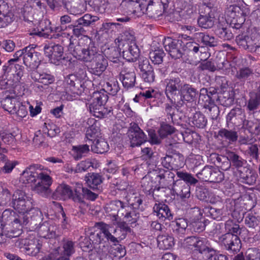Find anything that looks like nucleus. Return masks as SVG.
<instances>
[{
  "mask_svg": "<svg viewBox=\"0 0 260 260\" xmlns=\"http://www.w3.org/2000/svg\"><path fill=\"white\" fill-rule=\"evenodd\" d=\"M34 200L31 195L27 194L21 190H16L11 197L10 205L20 213L17 214L15 212L10 210H6L2 214V218L7 224H16V228L24 224V213H27L32 209L34 205Z\"/></svg>",
  "mask_w": 260,
  "mask_h": 260,
  "instance_id": "f257e3e1",
  "label": "nucleus"
},
{
  "mask_svg": "<svg viewBox=\"0 0 260 260\" xmlns=\"http://www.w3.org/2000/svg\"><path fill=\"white\" fill-rule=\"evenodd\" d=\"M50 173V170H43L40 165H32L23 172L22 177L28 183L35 182L34 190L41 196L48 198L51 194L50 186L52 182Z\"/></svg>",
  "mask_w": 260,
  "mask_h": 260,
  "instance_id": "f03ea898",
  "label": "nucleus"
},
{
  "mask_svg": "<svg viewBox=\"0 0 260 260\" xmlns=\"http://www.w3.org/2000/svg\"><path fill=\"white\" fill-rule=\"evenodd\" d=\"M125 206H124V208ZM126 211V209L123 210ZM113 216L112 221L113 224L117 225L118 228L116 229L114 233L116 237H115L109 232L110 226L103 222H98L95 224V227L100 230L105 235V237L108 241L112 243H117L118 242V239L122 240L125 238L126 232L129 230L127 224H132L136 222L137 218L136 215L133 217L134 214L130 212H126L125 215L124 214L116 215L115 213H112Z\"/></svg>",
  "mask_w": 260,
  "mask_h": 260,
  "instance_id": "7ed1b4c3",
  "label": "nucleus"
},
{
  "mask_svg": "<svg viewBox=\"0 0 260 260\" xmlns=\"http://www.w3.org/2000/svg\"><path fill=\"white\" fill-rule=\"evenodd\" d=\"M232 4L226 11L227 21L233 27L238 28L244 23L246 17L250 13L248 6L243 0H230Z\"/></svg>",
  "mask_w": 260,
  "mask_h": 260,
  "instance_id": "20e7f679",
  "label": "nucleus"
},
{
  "mask_svg": "<svg viewBox=\"0 0 260 260\" xmlns=\"http://www.w3.org/2000/svg\"><path fill=\"white\" fill-rule=\"evenodd\" d=\"M119 54L128 61H135L139 56V49L136 45L134 37L128 32H125L115 40Z\"/></svg>",
  "mask_w": 260,
  "mask_h": 260,
  "instance_id": "39448f33",
  "label": "nucleus"
},
{
  "mask_svg": "<svg viewBox=\"0 0 260 260\" xmlns=\"http://www.w3.org/2000/svg\"><path fill=\"white\" fill-rule=\"evenodd\" d=\"M108 100V96L104 91L93 92L91 99L88 104L90 112L95 117L103 118L111 111V108L105 107Z\"/></svg>",
  "mask_w": 260,
  "mask_h": 260,
  "instance_id": "423d86ee",
  "label": "nucleus"
},
{
  "mask_svg": "<svg viewBox=\"0 0 260 260\" xmlns=\"http://www.w3.org/2000/svg\"><path fill=\"white\" fill-rule=\"evenodd\" d=\"M183 246L194 258L201 259L202 254L209 251V245L204 238L188 237L184 240Z\"/></svg>",
  "mask_w": 260,
  "mask_h": 260,
  "instance_id": "0eeeda50",
  "label": "nucleus"
},
{
  "mask_svg": "<svg viewBox=\"0 0 260 260\" xmlns=\"http://www.w3.org/2000/svg\"><path fill=\"white\" fill-rule=\"evenodd\" d=\"M82 60L87 62H90L86 66L91 73L96 75H101L108 66L107 60L102 54L91 55L88 51L82 52Z\"/></svg>",
  "mask_w": 260,
  "mask_h": 260,
  "instance_id": "6e6552de",
  "label": "nucleus"
},
{
  "mask_svg": "<svg viewBox=\"0 0 260 260\" xmlns=\"http://www.w3.org/2000/svg\"><path fill=\"white\" fill-rule=\"evenodd\" d=\"M77 185L80 186L79 183H77ZM80 188V186H77L74 189V193H73L69 185L61 184L59 185L54 192L52 193H51L50 195H52V199L55 200L62 199L65 200L72 198L74 202L80 203H81V199Z\"/></svg>",
  "mask_w": 260,
  "mask_h": 260,
  "instance_id": "1a4fd4ad",
  "label": "nucleus"
},
{
  "mask_svg": "<svg viewBox=\"0 0 260 260\" xmlns=\"http://www.w3.org/2000/svg\"><path fill=\"white\" fill-rule=\"evenodd\" d=\"M142 185L148 191L159 190L166 186L165 180L163 175H157L154 172H151L143 178Z\"/></svg>",
  "mask_w": 260,
  "mask_h": 260,
  "instance_id": "9d476101",
  "label": "nucleus"
},
{
  "mask_svg": "<svg viewBox=\"0 0 260 260\" xmlns=\"http://www.w3.org/2000/svg\"><path fill=\"white\" fill-rule=\"evenodd\" d=\"M180 80L179 78L169 80L167 82L166 88V94L167 97L169 99H170L171 97L173 98V95L179 94L181 98L183 96V98L185 99L184 90H187V92L189 93L190 92H195L194 89L189 88L187 85H184L180 90Z\"/></svg>",
  "mask_w": 260,
  "mask_h": 260,
  "instance_id": "9b49d317",
  "label": "nucleus"
},
{
  "mask_svg": "<svg viewBox=\"0 0 260 260\" xmlns=\"http://www.w3.org/2000/svg\"><path fill=\"white\" fill-rule=\"evenodd\" d=\"M34 45L25 47V53L23 57L24 64L30 70H36L38 68L41 61V54L35 51Z\"/></svg>",
  "mask_w": 260,
  "mask_h": 260,
  "instance_id": "f8f14e48",
  "label": "nucleus"
},
{
  "mask_svg": "<svg viewBox=\"0 0 260 260\" xmlns=\"http://www.w3.org/2000/svg\"><path fill=\"white\" fill-rule=\"evenodd\" d=\"M219 242L225 246L228 250L236 252L241 247V241L238 236L231 233H226L219 239Z\"/></svg>",
  "mask_w": 260,
  "mask_h": 260,
  "instance_id": "ddd939ff",
  "label": "nucleus"
},
{
  "mask_svg": "<svg viewBox=\"0 0 260 260\" xmlns=\"http://www.w3.org/2000/svg\"><path fill=\"white\" fill-rule=\"evenodd\" d=\"M11 8L4 0H0V28L5 27L14 20Z\"/></svg>",
  "mask_w": 260,
  "mask_h": 260,
  "instance_id": "4468645a",
  "label": "nucleus"
},
{
  "mask_svg": "<svg viewBox=\"0 0 260 260\" xmlns=\"http://www.w3.org/2000/svg\"><path fill=\"white\" fill-rule=\"evenodd\" d=\"M44 51L45 54L48 56L51 61L54 60V63H56V61H59L63 58V48L59 45H46L44 46Z\"/></svg>",
  "mask_w": 260,
  "mask_h": 260,
  "instance_id": "2eb2a0df",
  "label": "nucleus"
},
{
  "mask_svg": "<svg viewBox=\"0 0 260 260\" xmlns=\"http://www.w3.org/2000/svg\"><path fill=\"white\" fill-rule=\"evenodd\" d=\"M51 22L47 19L41 20L38 26L29 30V35L40 37L48 38L52 32V29L50 26Z\"/></svg>",
  "mask_w": 260,
  "mask_h": 260,
  "instance_id": "dca6fc26",
  "label": "nucleus"
},
{
  "mask_svg": "<svg viewBox=\"0 0 260 260\" xmlns=\"http://www.w3.org/2000/svg\"><path fill=\"white\" fill-rule=\"evenodd\" d=\"M128 136L133 147L139 146L146 140V135L137 125L129 129Z\"/></svg>",
  "mask_w": 260,
  "mask_h": 260,
  "instance_id": "f3484780",
  "label": "nucleus"
},
{
  "mask_svg": "<svg viewBox=\"0 0 260 260\" xmlns=\"http://www.w3.org/2000/svg\"><path fill=\"white\" fill-rule=\"evenodd\" d=\"M162 163L168 169L171 168L177 169L184 166L185 159L182 155L177 154L172 157L170 156L165 157Z\"/></svg>",
  "mask_w": 260,
  "mask_h": 260,
  "instance_id": "a211bd4d",
  "label": "nucleus"
},
{
  "mask_svg": "<svg viewBox=\"0 0 260 260\" xmlns=\"http://www.w3.org/2000/svg\"><path fill=\"white\" fill-rule=\"evenodd\" d=\"M141 75L144 81L148 83L153 82L154 75L152 67L149 64L147 59H143L139 63Z\"/></svg>",
  "mask_w": 260,
  "mask_h": 260,
  "instance_id": "6ab92c4d",
  "label": "nucleus"
},
{
  "mask_svg": "<svg viewBox=\"0 0 260 260\" xmlns=\"http://www.w3.org/2000/svg\"><path fill=\"white\" fill-rule=\"evenodd\" d=\"M153 212L156 216L162 220L165 219L170 220L173 219V215L168 206L162 203L155 204L153 207Z\"/></svg>",
  "mask_w": 260,
  "mask_h": 260,
  "instance_id": "aec40b11",
  "label": "nucleus"
},
{
  "mask_svg": "<svg viewBox=\"0 0 260 260\" xmlns=\"http://www.w3.org/2000/svg\"><path fill=\"white\" fill-rule=\"evenodd\" d=\"M1 106L9 113L14 114L16 112L17 106L20 105V102L14 97L7 96L1 101Z\"/></svg>",
  "mask_w": 260,
  "mask_h": 260,
  "instance_id": "412c9836",
  "label": "nucleus"
},
{
  "mask_svg": "<svg viewBox=\"0 0 260 260\" xmlns=\"http://www.w3.org/2000/svg\"><path fill=\"white\" fill-rule=\"evenodd\" d=\"M157 241L158 247L163 250L170 249L175 245L174 238L168 234L158 235Z\"/></svg>",
  "mask_w": 260,
  "mask_h": 260,
  "instance_id": "4be33fe9",
  "label": "nucleus"
},
{
  "mask_svg": "<svg viewBox=\"0 0 260 260\" xmlns=\"http://www.w3.org/2000/svg\"><path fill=\"white\" fill-rule=\"evenodd\" d=\"M56 228L48 223H44L41 225L38 229V234L40 237L46 239H50L56 235Z\"/></svg>",
  "mask_w": 260,
  "mask_h": 260,
  "instance_id": "5701e85b",
  "label": "nucleus"
},
{
  "mask_svg": "<svg viewBox=\"0 0 260 260\" xmlns=\"http://www.w3.org/2000/svg\"><path fill=\"white\" fill-rule=\"evenodd\" d=\"M91 150L97 153H104L109 149V145L102 137H100L92 141L91 146Z\"/></svg>",
  "mask_w": 260,
  "mask_h": 260,
  "instance_id": "b1692460",
  "label": "nucleus"
},
{
  "mask_svg": "<svg viewBox=\"0 0 260 260\" xmlns=\"http://www.w3.org/2000/svg\"><path fill=\"white\" fill-rule=\"evenodd\" d=\"M41 247V245L38 241L28 240L24 247V252L28 255L36 256L40 252Z\"/></svg>",
  "mask_w": 260,
  "mask_h": 260,
  "instance_id": "393cba45",
  "label": "nucleus"
},
{
  "mask_svg": "<svg viewBox=\"0 0 260 260\" xmlns=\"http://www.w3.org/2000/svg\"><path fill=\"white\" fill-rule=\"evenodd\" d=\"M90 121L91 123L93 122V124L89 127L87 131V138L90 136V138L89 139L92 140L100 138V128L99 122L93 119H91Z\"/></svg>",
  "mask_w": 260,
  "mask_h": 260,
  "instance_id": "a878e982",
  "label": "nucleus"
},
{
  "mask_svg": "<svg viewBox=\"0 0 260 260\" xmlns=\"http://www.w3.org/2000/svg\"><path fill=\"white\" fill-rule=\"evenodd\" d=\"M214 23V16L212 13L209 14V16H201L198 19V24L200 26L208 28L211 27Z\"/></svg>",
  "mask_w": 260,
  "mask_h": 260,
  "instance_id": "bb28decb",
  "label": "nucleus"
},
{
  "mask_svg": "<svg viewBox=\"0 0 260 260\" xmlns=\"http://www.w3.org/2000/svg\"><path fill=\"white\" fill-rule=\"evenodd\" d=\"M161 93L157 89L149 87L143 89L139 93V96L145 99H157L160 96Z\"/></svg>",
  "mask_w": 260,
  "mask_h": 260,
  "instance_id": "cd10ccee",
  "label": "nucleus"
},
{
  "mask_svg": "<svg viewBox=\"0 0 260 260\" xmlns=\"http://www.w3.org/2000/svg\"><path fill=\"white\" fill-rule=\"evenodd\" d=\"M87 185L92 188H95L102 182L101 176L97 174L89 173L85 177Z\"/></svg>",
  "mask_w": 260,
  "mask_h": 260,
  "instance_id": "c85d7f7f",
  "label": "nucleus"
},
{
  "mask_svg": "<svg viewBox=\"0 0 260 260\" xmlns=\"http://www.w3.org/2000/svg\"><path fill=\"white\" fill-rule=\"evenodd\" d=\"M42 129L44 133H47L50 137H54L60 132V128L51 122H45Z\"/></svg>",
  "mask_w": 260,
  "mask_h": 260,
  "instance_id": "c756f323",
  "label": "nucleus"
},
{
  "mask_svg": "<svg viewBox=\"0 0 260 260\" xmlns=\"http://www.w3.org/2000/svg\"><path fill=\"white\" fill-rule=\"evenodd\" d=\"M80 39H74L70 44V50L74 57L80 60L81 57V46L79 43Z\"/></svg>",
  "mask_w": 260,
  "mask_h": 260,
  "instance_id": "7c9ffc66",
  "label": "nucleus"
},
{
  "mask_svg": "<svg viewBox=\"0 0 260 260\" xmlns=\"http://www.w3.org/2000/svg\"><path fill=\"white\" fill-rule=\"evenodd\" d=\"M121 75L122 84L124 87L128 88L134 85L136 76L134 72H129Z\"/></svg>",
  "mask_w": 260,
  "mask_h": 260,
  "instance_id": "2f4dec72",
  "label": "nucleus"
},
{
  "mask_svg": "<svg viewBox=\"0 0 260 260\" xmlns=\"http://www.w3.org/2000/svg\"><path fill=\"white\" fill-rule=\"evenodd\" d=\"M14 70H15L13 79L14 83L12 84V86L15 87L20 82L21 78L23 75V67L17 64H15Z\"/></svg>",
  "mask_w": 260,
  "mask_h": 260,
  "instance_id": "473e14b6",
  "label": "nucleus"
},
{
  "mask_svg": "<svg viewBox=\"0 0 260 260\" xmlns=\"http://www.w3.org/2000/svg\"><path fill=\"white\" fill-rule=\"evenodd\" d=\"M174 230L177 231L179 233L183 234L188 226V223L186 220L184 218H180L177 219L175 222Z\"/></svg>",
  "mask_w": 260,
  "mask_h": 260,
  "instance_id": "72a5a7b5",
  "label": "nucleus"
},
{
  "mask_svg": "<svg viewBox=\"0 0 260 260\" xmlns=\"http://www.w3.org/2000/svg\"><path fill=\"white\" fill-rule=\"evenodd\" d=\"M198 212L197 215L199 217L196 219H192L190 224L193 227L194 230L196 232H200L204 230L205 225L202 220V217L200 212H199V211H198Z\"/></svg>",
  "mask_w": 260,
  "mask_h": 260,
  "instance_id": "f704fd0d",
  "label": "nucleus"
},
{
  "mask_svg": "<svg viewBox=\"0 0 260 260\" xmlns=\"http://www.w3.org/2000/svg\"><path fill=\"white\" fill-rule=\"evenodd\" d=\"M107 212H109V209L117 211L119 214H123L124 205L120 201H115L111 202L107 207H106Z\"/></svg>",
  "mask_w": 260,
  "mask_h": 260,
  "instance_id": "c9c22d12",
  "label": "nucleus"
},
{
  "mask_svg": "<svg viewBox=\"0 0 260 260\" xmlns=\"http://www.w3.org/2000/svg\"><path fill=\"white\" fill-rule=\"evenodd\" d=\"M164 53L162 50H158L150 53V58L155 64H159L162 61Z\"/></svg>",
  "mask_w": 260,
  "mask_h": 260,
  "instance_id": "e433bc0d",
  "label": "nucleus"
},
{
  "mask_svg": "<svg viewBox=\"0 0 260 260\" xmlns=\"http://www.w3.org/2000/svg\"><path fill=\"white\" fill-rule=\"evenodd\" d=\"M174 131L173 126L166 123H162L158 133L161 138H164L174 133Z\"/></svg>",
  "mask_w": 260,
  "mask_h": 260,
  "instance_id": "4c0bfd02",
  "label": "nucleus"
},
{
  "mask_svg": "<svg viewBox=\"0 0 260 260\" xmlns=\"http://www.w3.org/2000/svg\"><path fill=\"white\" fill-rule=\"evenodd\" d=\"M177 176L181 179L184 181L186 183L190 184H194L197 183V180L195 179L191 174L183 172H178Z\"/></svg>",
  "mask_w": 260,
  "mask_h": 260,
  "instance_id": "58836bf2",
  "label": "nucleus"
},
{
  "mask_svg": "<svg viewBox=\"0 0 260 260\" xmlns=\"http://www.w3.org/2000/svg\"><path fill=\"white\" fill-rule=\"evenodd\" d=\"M18 233L16 235L14 234L13 235H10L9 237L15 238V239L13 240V242L14 243L15 246L16 247H19L20 248H24V247L26 246L27 244L28 240L26 239L17 238V236H18L19 234L21 233L19 230L18 231Z\"/></svg>",
  "mask_w": 260,
  "mask_h": 260,
  "instance_id": "ea45409f",
  "label": "nucleus"
},
{
  "mask_svg": "<svg viewBox=\"0 0 260 260\" xmlns=\"http://www.w3.org/2000/svg\"><path fill=\"white\" fill-rule=\"evenodd\" d=\"M247 260H260V251L256 248H249L246 252Z\"/></svg>",
  "mask_w": 260,
  "mask_h": 260,
  "instance_id": "a19ab883",
  "label": "nucleus"
},
{
  "mask_svg": "<svg viewBox=\"0 0 260 260\" xmlns=\"http://www.w3.org/2000/svg\"><path fill=\"white\" fill-rule=\"evenodd\" d=\"M219 135L224 137L230 141H235L237 139V135L236 132L228 131L226 129H221L219 132Z\"/></svg>",
  "mask_w": 260,
  "mask_h": 260,
  "instance_id": "79ce46f5",
  "label": "nucleus"
},
{
  "mask_svg": "<svg viewBox=\"0 0 260 260\" xmlns=\"http://www.w3.org/2000/svg\"><path fill=\"white\" fill-rule=\"evenodd\" d=\"M207 121L203 115L196 113L193 116V123L198 127H203L205 126Z\"/></svg>",
  "mask_w": 260,
  "mask_h": 260,
  "instance_id": "37998d69",
  "label": "nucleus"
},
{
  "mask_svg": "<svg viewBox=\"0 0 260 260\" xmlns=\"http://www.w3.org/2000/svg\"><path fill=\"white\" fill-rule=\"evenodd\" d=\"M199 36L205 45L209 46H215L217 45L216 40L214 37L203 34H200Z\"/></svg>",
  "mask_w": 260,
  "mask_h": 260,
  "instance_id": "c03bdc74",
  "label": "nucleus"
},
{
  "mask_svg": "<svg viewBox=\"0 0 260 260\" xmlns=\"http://www.w3.org/2000/svg\"><path fill=\"white\" fill-rule=\"evenodd\" d=\"M2 191L0 193V205L6 204L8 201L11 202V194L8 189L1 188Z\"/></svg>",
  "mask_w": 260,
  "mask_h": 260,
  "instance_id": "a18cd8bd",
  "label": "nucleus"
},
{
  "mask_svg": "<svg viewBox=\"0 0 260 260\" xmlns=\"http://www.w3.org/2000/svg\"><path fill=\"white\" fill-rule=\"evenodd\" d=\"M104 90L111 94H115L118 90V86L115 82H107L104 85Z\"/></svg>",
  "mask_w": 260,
  "mask_h": 260,
  "instance_id": "49530a36",
  "label": "nucleus"
},
{
  "mask_svg": "<svg viewBox=\"0 0 260 260\" xmlns=\"http://www.w3.org/2000/svg\"><path fill=\"white\" fill-rule=\"evenodd\" d=\"M17 162L16 161L7 160L5 162V165L1 169V171L5 174L11 173L15 167Z\"/></svg>",
  "mask_w": 260,
  "mask_h": 260,
  "instance_id": "de8ad7c7",
  "label": "nucleus"
},
{
  "mask_svg": "<svg viewBox=\"0 0 260 260\" xmlns=\"http://www.w3.org/2000/svg\"><path fill=\"white\" fill-rule=\"evenodd\" d=\"M226 157L229 161H232L233 163L237 167H240L243 165V161L240 159L238 155L233 152H227Z\"/></svg>",
  "mask_w": 260,
  "mask_h": 260,
  "instance_id": "09e8293b",
  "label": "nucleus"
},
{
  "mask_svg": "<svg viewBox=\"0 0 260 260\" xmlns=\"http://www.w3.org/2000/svg\"><path fill=\"white\" fill-rule=\"evenodd\" d=\"M245 222L249 227L254 228L258 224L259 220L255 216L248 214L245 218Z\"/></svg>",
  "mask_w": 260,
  "mask_h": 260,
  "instance_id": "8fccbe9b",
  "label": "nucleus"
},
{
  "mask_svg": "<svg viewBox=\"0 0 260 260\" xmlns=\"http://www.w3.org/2000/svg\"><path fill=\"white\" fill-rule=\"evenodd\" d=\"M73 243L72 241H68L63 244L64 253L62 256L68 257L74 252Z\"/></svg>",
  "mask_w": 260,
  "mask_h": 260,
  "instance_id": "3c124183",
  "label": "nucleus"
},
{
  "mask_svg": "<svg viewBox=\"0 0 260 260\" xmlns=\"http://www.w3.org/2000/svg\"><path fill=\"white\" fill-rule=\"evenodd\" d=\"M80 0H64V3L66 8L73 12H75L74 9L80 6Z\"/></svg>",
  "mask_w": 260,
  "mask_h": 260,
  "instance_id": "603ef678",
  "label": "nucleus"
},
{
  "mask_svg": "<svg viewBox=\"0 0 260 260\" xmlns=\"http://www.w3.org/2000/svg\"><path fill=\"white\" fill-rule=\"evenodd\" d=\"M54 81L53 76L47 73H42L40 83H42L45 86L48 87L49 84L52 83Z\"/></svg>",
  "mask_w": 260,
  "mask_h": 260,
  "instance_id": "864d4df0",
  "label": "nucleus"
},
{
  "mask_svg": "<svg viewBox=\"0 0 260 260\" xmlns=\"http://www.w3.org/2000/svg\"><path fill=\"white\" fill-rule=\"evenodd\" d=\"M0 137L4 143L7 144L12 143L14 140V137L11 133L0 132Z\"/></svg>",
  "mask_w": 260,
  "mask_h": 260,
  "instance_id": "5fc2aeb1",
  "label": "nucleus"
},
{
  "mask_svg": "<svg viewBox=\"0 0 260 260\" xmlns=\"http://www.w3.org/2000/svg\"><path fill=\"white\" fill-rule=\"evenodd\" d=\"M99 18L95 16H92L90 14H85L82 17V24L84 25H90L91 23L97 21Z\"/></svg>",
  "mask_w": 260,
  "mask_h": 260,
  "instance_id": "6e6d98bb",
  "label": "nucleus"
},
{
  "mask_svg": "<svg viewBox=\"0 0 260 260\" xmlns=\"http://www.w3.org/2000/svg\"><path fill=\"white\" fill-rule=\"evenodd\" d=\"M14 114H16L20 118L25 117L27 114V110L26 106L20 103V106H17L16 112Z\"/></svg>",
  "mask_w": 260,
  "mask_h": 260,
  "instance_id": "4d7b16f0",
  "label": "nucleus"
},
{
  "mask_svg": "<svg viewBox=\"0 0 260 260\" xmlns=\"http://www.w3.org/2000/svg\"><path fill=\"white\" fill-rule=\"evenodd\" d=\"M260 104V94L257 95L255 99H251L249 102L248 107L250 110L256 109Z\"/></svg>",
  "mask_w": 260,
  "mask_h": 260,
  "instance_id": "13d9d810",
  "label": "nucleus"
},
{
  "mask_svg": "<svg viewBox=\"0 0 260 260\" xmlns=\"http://www.w3.org/2000/svg\"><path fill=\"white\" fill-rule=\"evenodd\" d=\"M210 177L212 181L219 182L223 179L224 176L221 172L217 171L211 173Z\"/></svg>",
  "mask_w": 260,
  "mask_h": 260,
  "instance_id": "bf43d9fd",
  "label": "nucleus"
},
{
  "mask_svg": "<svg viewBox=\"0 0 260 260\" xmlns=\"http://www.w3.org/2000/svg\"><path fill=\"white\" fill-rule=\"evenodd\" d=\"M15 45L13 41L8 40L4 41L3 48L8 52H12L15 48Z\"/></svg>",
  "mask_w": 260,
  "mask_h": 260,
  "instance_id": "052dcab7",
  "label": "nucleus"
},
{
  "mask_svg": "<svg viewBox=\"0 0 260 260\" xmlns=\"http://www.w3.org/2000/svg\"><path fill=\"white\" fill-rule=\"evenodd\" d=\"M150 137V142L152 144H156L160 143V139L156 136L155 131L152 129L148 131Z\"/></svg>",
  "mask_w": 260,
  "mask_h": 260,
  "instance_id": "680f3d73",
  "label": "nucleus"
},
{
  "mask_svg": "<svg viewBox=\"0 0 260 260\" xmlns=\"http://www.w3.org/2000/svg\"><path fill=\"white\" fill-rule=\"evenodd\" d=\"M45 141V137L40 131L38 132L34 138L33 142L36 145H41Z\"/></svg>",
  "mask_w": 260,
  "mask_h": 260,
  "instance_id": "e2e57ef3",
  "label": "nucleus"
},
{
  "mask_svg": "<svg viewBox=\"0 0 260 260\" xmlns=\"http://www.w3.org/2000/svg\"><path fill=\"white\" fill-rule=\"evenodd\" d=\"M72 155L75 160H78L81 158V146H73L72 149Z\"/></svg>",
  "mask_w": 260,
  "mask_h": 260,
  "instance_id": "0e129e2a",
  "label": "nucleus"
},
{
  "mask_svg": "<svg viewBox=\"0 0 260 260\" xmlns=\"http://www.w3.org/2000/svg\"><path fill=\"white\" fill-rule=\"evenodd\" d=\"M17 61V59H11L9 60L7 63L3 66V70L5 73L7 72H9L12 68H14L13 67L12 63L14 62Z\"/></svg>",
  "mask_w": 260,
  "mask_h": 260,
  "instance_id": "69168bd1",
  "label": "nucleus"
},
{
  "mask_svg": "<svg viewBox=\"0 0 260 260\" xmlns=\"http://www.w3.org/2000/svg\"><path fill=\"white\" fill-rule=\"evenodd\" d=\"M208 260H229V258L225 255L216 254L210 256Z\"/></svg>",
  "mask_w": 260,
  "mask_h": 260,
  "instance_id": "338daca9",
  "label": "nucleus"
},
{
  "mask_svg": "<svg viewBox=\"0 0 260 260\" xmlns=\"http://www.w3.org/2000/svg\"><path fill=\"white\" fill-rule=\"evenodd\" d=\"M58 254V250L56 249L53 252L42 257L40 260H55L57 255Z\"/></svg>",
  "mask_w": 260,
  "mask_h": 260,
  "instance_id": "774afa93",
  "label": "nucleus"
}]
</instances>
